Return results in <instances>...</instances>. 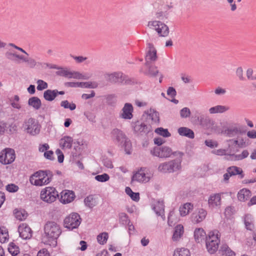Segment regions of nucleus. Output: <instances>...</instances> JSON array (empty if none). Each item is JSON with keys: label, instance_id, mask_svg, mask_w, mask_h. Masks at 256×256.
Masks as SVG:
<instances>
[{"label": "nucleus", "instance_id": "obj_5", "mask_svg": "<svg viewBox=\"0 0 256 256\" xmlns=\"http://www.w3.org/2000/svg\"><path fill=\"white\" fill-rule=\"evenodd\" d=\"M112 138L118 144L125 148V150H129L131 147L130 140L126 136L124 133L118 128L114 129L111 132ZM127 154H130L126 152Z\"/></svg>", "mask_w": 256, "mask_h": 256}, {"label": "nucleus", "instance_id": "obj_14", "mask_svg": "<svg viewBox=\"0 0 256 256\" xmlns=\"http://www.w3.org/2000/svg\"><path fill=\"white\" fill-rule=\"evenodd\" d=\"M134 107L130 103L124 104L120 113V118L130 120L133 118Z\"/></svg>", "mask_w": 256, "mask_h": 256}, {"label": "nucleus", "instance_id": "obj_61", "mask_svg": "<svg viewBox=\"0 0 256 256\" xmlns=\"http://www.w3.org/2000/svg\"><path fill=\"white\" fill-rule=\"evenodd\" d=\"M86 118L91 122H95V116L90 112H86L84 114Z\"/></svg>", "mask_w": 256, "mask_h": 256}, {"label": "nucleus", "instance_id": "obj_42", "mask_svg": "<svg viewBox=\"0 0 256 256\" xmlns=\"http://www.w3.org/2000/svg\"><path fill=\"white\" fill-rule=\"evenodd\" d=\"M8 250L12 256H16L20 252L19 248L14 242H10L8 246Z\"/></svg>", "mask_w": 256, "mask_h": 256}, {"label": "nucleus", "instance_id": "obj_29", "mask_svg": "<svg viewBox=\"0 0 256 256\" xmlns=\"http://www.w3.org/2000/svg\"><path fill=\"white\" fill-rule=\"evenodd\" d=\"M149 50L146 56V60L148 62H153L156 60V51L154 46L149 44Z\"/></svg>", "mask_w": 256, "mask_h": 256}, {"label": "nucleus", "instance_id": "obj_36", "mask_svg": "<svg viewBox=\"0 0 256 256\" xmlns=\"http://www.w3.org/2000/svg\"><path fill=\"white\" fill-rule=\"evenodd\" d=\"M174 256H190V250L186 248H176L174 252Z\"/></svg>", "mask_w": 256, "mask_h": 256}, {"label": "nucleus", "instance_id": "obj_24", "mask_svg": "<svg viewBox=\"0 0 256 256\" xmlns=\"http://www.w3.org/2000/svg\"><path fill=\"white\" fill-rule=\"evenodd\" d=\"M251 194V192L249 190L242 188L237 194L238 199L240 202H246L249 199Z\"/></svg>", "mask_w": 256, "mask_h": 256}, {"label": "nucleus", "instance_id": "obj_16", "mask_svg": "<svg viewBox=\"0 0 256 256\" xmlns=\"http://www.w3.org/2000/svg\"><path fill=\"white\" fill-rule=\"evenodd\" d=\"M74 192L70 190H64L60 193V202L62 204L72 202L75 198Z\"/></svg>", "mask_w": 256, "mask_h": 256}, {"label": "nucleus", "instance_id": "obj_63", "mask_svg": "<svg viewBox=\"0 0 256 256\" xmlns=\"http://www.w3.org/2000/svg\"><path fill=\"white\" fill-rule=\"evenodd\" d=\"M214 93L216 95H223L226 93V90L220 87H218L214 90Z\"/></svg>", "mask_w": 256, "mask_h": 256}, {"label": "nucleus", "instance_id": "obj_38", "mask_svg": "<svg viewBox=\"0 0 256 256\" xmlns=\"http://www.w3.org/2000/svg\"><path fill=\"white\" fill-rule=\"evenodd\" d=\"M170 164V168L172 169V172L179 170L181 168V161L180 160H174L169 161Z\"/></svg>", "mask_w": 256, "mask_h": 256}, {"label": "nucleus", "instance_id": "obj_55", "mask_svg": "<svg viewBox=\"0 0 256 256\" xmlns=\"http://www.w3.org/2000/svg\"><path fill=\"white\" fill-rule=\"evenodd\" d=\"M6 190L10 192H16L18 190V186L14 184H9L6 186Z\"/></svg>", "mask_w": 256, "mask_h": 256}, {"label": "nucleus", "instance_id": "obj_59", "mask_svg": "<svg viewBox=\"0 0 256 256\" xmlns=\"http://www.w3.org/2000/svg\"><path fill=\"white\" fill-rule=\"evenodd\" d=\"M56 153L58 156V162L60 163L62 162L64 159V156L62 151L58 149L56 150Z\"/></svg>", "mask_w": 256, "mask_h": 256}, {"label": "nucleus", "instance_id": "obj_40", "mask_svg": "<svg viewBox=\"0 0 256 256\" xmlns=\"http://www.w3.org/2000/svg\"><path fill=\"white\" fill-rule=\"evenodd\" d=\"M84 202L85 204L90 208H93L96 204V198L92 195L88 196L85 198Z\"/></svg>", "mask_w": 256, "mask_h": 256}, {"label": "nucleus", "instance_id": "obj_18", "mask_svg": "<svg viewBox=\"0 0 256 256\" xmlns=\"http://www.w3.org/2000/svg\"><path fill=\"white\" fill-rule=\"evenodd\" d=\"M18 232L20 237L24 240L30 239L32 236V231L26 224H22L18 226Z\"/></svg>", "mask_w": 256, "mask_h": 256}, {"label": "nucleus", "instance_id": "obj_49", "mask_svg": "<svg viewBox=\"0 0 256 256\" xmlns=\"http://www.w3.org/2000/svg\"><path fill=\"white\" fill-rule=\"evenodd\" d=\"M108 80L111 82H116L118 81L120 74L118 73L107 74L106 76Z\"/></svg>", "mask_w": 256, "mask_h": 256}, {"label": "nucleus", "instance_id": "obj_50", "mask_svg": "<svg viewBox=\"0 0 256 256\" xmlns=\"http://www.w3.org/2000/svg\"><path fill=\"white\" fill-rule=\"evenodd\" d=\"M227 172H230V174L232 176L240 174L242 172V170L240 168L233 166L228 168Z\"/></svg>", "mask_w": 256, "mask_h": 256}, {"label": "nucleus", "instance_id": "obj_7", "mask_svg": "<svg viewBox=\"0 0 256 256\" xmlns=\"http://www.w3.org/2000/svg\"><path fill=\"white\" fill-rule=\"evenodd\" d=\"M24 130L32 136L38 134L40 131V125L34 118H30L26 120L23 124Z\"/></svg>", "mask_w": 256, "mask_h": 256}, {"label": "nucleus", "instance_id": "obj_11", "mask_svg": "<svg viewBox=\"0 0 256 256\" xmlns=\"http://www.w3.org/2000/svg\"><path fill=\"white\" fill-rule=\"evenodd\" d=\"M16 158L14 150L10 148L3 150L0 153V162L3 164L12 163Z\"/></svg>", "mask_w": 256, "mask_h": 256}, {"label": "nucleus", "instance_id": "obj_27", "mask_svg": "<svg viewBox=\"0 0 256 256\" xmlns=\"http://www.w3.org/2000/svg\"><path fill=\"white\" fill-rule=\"evenodd\" d=\"M64 76L68 78H74L76 79H84L87 80L89 78V76L83 75L82 74L77 72H69L64 71Z\"/></svg>", "mask_w": 256, "mask_h": 256}, {"label": "nucleus", "instance_id": "obj_19", "mask_svg": "<svg viewBox=\"0 0 256 256\" xmlns=\"http://www.w3.org/2000/svg\"><path fill=\"white\" fill-rule=\"evenodd\" d=\"M132 124L134 130L138 134H140L142 132L148 133L152 131V128H148L146 124L140 123L138 121L132 122Z\"/></svg>", "mask_w": 256, "mask_h": 256}, {"label": "nucleus", "instance_id": "obj_4", "mask_svg": "<svg viewBox=\"0 0 256 256\" xmlns=\"http://www.w3.org/2000/svg\"><path fill=\"white\" fill-rule=\"evenodd\" d=\"M58 192L53 186H46L40 192V199L45 203L51 204L56 201L58 198Z\"/></svg>", "mask_w": 256, "mask_h": 256}, {"label": "nucleus", "instance_id": "obj_22", "mask_svg": "<svg viewBox=\"0 0 256 256\" xmlns=\"http://www.w3.org/2000/svg\"><path fill=\"white\" fill-rule=\"evenodd\" d=\"M184 233V226L182 224H178L175 228L172 236L174 242H178L181 238Z\"/></svg>", "mask_w": 256, "mask_h": 256}, {"label": "nucleus", "instance_id": "obj_20", "mask_svg": "<svg viewBox=\"0 0 256 256\" xmlns=\"http://www.w3.org/2000/svg\"><path fill=\"white\" fill-rule=\"evenodd\" d=\"M194 240L197 243H202L206 239L207 234L202 228H196L194 232Z\"/></svg>", "mask_w": 256, "mask_h": 256}, {"label": "nucleus", "instance_id": "obj_51", "mask_svg": "<svg viewBox=\"0 0 256 256\" xmlns=\"http://www.w3.org/2000/svg\"><path fill=\"white\" fill-rule=\"evenodd\" d=\"M94 178L96 180L102 182H107L110 180V176L106 174L97 175Z\"/></svg>", "mask_w": 256, "mask_h": 256}, {"label": "nucleus", "instance_id": "obj_54", "mask_svg": "<svg viewBox=\"0 0 256 256\" xmlns=\"http://www.w3.org/2000/svg\"><path fill=\"white\" fill-rule=\"evenodd\" d=\"M190 110L188 108H184L180 111V116L182 118H186L190 116Z\"/></svg>", "mask_w": 256, "mask_h": 256}, {"label": "nucleus", "instance_id": "obj_30", "mask_svg": "<svg viewBox=\"0 0 256 256\" xmlns=\"http://www.w3.org/2000/svg\"><path fill=\"white\" fill-rule=\"evenodd\" d=\"M10 102L12 108L20 110L22 108V105L20 102V98L18 96L14 95L10 98Z\"/></svg>", "mask_w": 256, "mask_h": 256}, {"label": "nucleus", "instance_id": "obj_35", "mask_svg": "<svg viewBox=\"0 0 256 256\" xmlns=\"http://www.w3.org/2000/svg\"><path fill=\"white\" fill-rule=\"evenodd\" d=\"M228 109L229 108L228 106H224L218 105L215 106L210 108L209 109V112L211 114L222 113L228 110Z\"/></svg>", "mask_w": 256, "mask_h": 256}, {"label": "nucleus", "instance_id": "obj_17", "mask_svg": "<svg viewBox=\"0 0 256 256\" xmlns=\"http://www.w3.org/2000/svg\"><path fill=\"white\" fill-rule=\"evenodd\" d=\"M207 215V212L203 208H199L191 216L192 221L194 224H198L203 221Z\"/></svg>", "mask_w": 256, "mask_h": 256}, {"label": "nucleus", "instance_id": "obj_32", "mask_svg": "<svg viewBox=\"0 0 256 256\" xmlns=\"http://www.w3.org/2000/svg\"><path fill=\"white\" fill-rule=\"evenodd\" d=\"M28 104L32 106L35 110H38L42 106L41 101L39 98L36 96L32 97L29 98L28 100Z\"/></svg>", "mask_w": 256, "mask_h": 256}, {"label": "nucleus", "instance_id": "obj_47", "mask_svg": "<svg viewBox=\"0 0 256 256\" xmlns=\"http://www.w3.org/2000/svg\"><path fill=\"white\" fill-rule=\"evenodd\" d=\"M118 218L120 222L123 224L129 225L130 220L128 219V215L124 212H120L118 214Z\"/></svg>", "mask_w": 256, "mask_h": 256}, {"label": "nucleus", "instance_id": "obj_64", "mask_svg": "<svg viewBox=\"0 0 256 256\" xmlns=\"http://www.w3.org/2000/svg\"><path fill=\"white\" fill-rule=\"evenodd\" d=\"M167 94L172 98H174L176 95V91L173 87H169L167 90Z\"/></svg>", "mask_w": 256, "mask_h": 256}, {"label": "nucleus", "instance_id": "obj_3", "mask_svg": "<svg viewBox=\"0 0 256 256\" xmlns=\"http://www.w3.org/2000/svg\"><path fill=\"white\" fill-rule=\"evenodd\" d=\"M52 179L46 170H38L34 172L30 177V183L36 186H42L50 183Z\"/></svg>", "mask_w": 256, "mask_h": 256}, {"label": "nucleus", "instance_id": "obj_12", "mask_svg": "<svg viewBox=\"0 0 256 256\" xmlns=\"http://www.w3.org/2000/svg\"><path fill=\"white\" fill-rule=\"evenodd\" d=\"M150 153L154 156L160 158H169L173 154L172 149L166 146L155 147L151 150Z\"/></svg>", "mask_w": 256, "mask_h": 256}, {"label": "nucleus", "instance_id": "obj_39", "mask_svg": "<svg viewBox=\"0 0 256 256\" xmlns=\"http://www.w3.org/2000/svg\"><path fill=\"white\" fill-rule=\"evenodd\" d=\"M249 155V152L247 150H244L241 154H231L230 160H240L246 158Z\"/></svg>", "mask_w": 256, "mask_h": 256}, {"label": "nucleus", "instance_id": "obj_31", "mask_svg": "<svg viewBox=\"0 0 256 256\" xmlns=\"http://www.w3.org/2000/svg\"><path fill=\"white\" fill-rule=\"evenodd\" d=\"M222 256H234L235 253L226 244H222L219 250Z\"/></svg>", "mask_w": 256, "mask_h": 256}, {"label": "nucleus", "instance_id": "obj_13", "mask_svg": "<svg viewBox=\"0 0 256 256\" xmlns=\"http://www.w3.org/2000/svg\"><path fill=\"white\" fill-rule=\"evenodd\" d=\"M208 206L212 209H220L222 205V196L220 194H212L208 199Z\"/></svg>", "mask_w": 256, "mask_h": 256}, {"label": "nucleus", "instance_id": "obj_25", "mask_svg": "<svg viewBox=\"0 0 256 256\" xmlns=\"http://www.w3.org/2000/svg\"><path fill=\"white\" fill-rule=\"evenodd\" d=\"M194 206L190 202H186L180 206L179 208L180 214L181 216H184L188 215L190 211L192 210Z\"/></svg>", "mask_w": 256, "mask_h": 256}, {"label": "nucleus", "instance_id": "obj_28", "mask_svg": "<svg viewBox=\"0 0 256 256\" xmlns=\"http://www.w3.org/2000/svg\"><path fill=\"white\" fill-rule=\"evenodd\" d=\"M57 90H48L44 92V98L49 102L54 100L57 96Z\"/></svg>", "mask_w": 256, "mask_h": 256}, {"label": "nucleus", "instance_id": "obj_43", "mask_svg": "<svg viewBox=\"0 0 256 256\" xmlns=\"http://www.w3.org/2000/svg\"><path fill=\"white\" fill-rule=\"evenodd\" d=\"M14 214L15 217L20 220H23L27 217V213L24 210H15Z\"/></svg>", "mask_w": 256, "mask_h": 256}, {"label": "nucleus", "instance_id": "obj_60", "mask_svg": "<svg viewBox=\"0 0 256 256\" xmlns=\"http://www.w3.org/2000/svg\"><path fill=\"white\" fill-rule=\"evenodd\" d=\"M37 256H50V254L47 249L42 248L38 252Z\"/></svg>", "mask_w": 256, "mask_h": 256}, {"label": "nucleus", "instance_id": "obj_15", "mask_svg": "<svg viewBox=\"0 0 256 256\" xmlns=\"http://www.w3.org/2000/svg\"><path fill=\"white\" fill-rule=\"evenodd\" d=\"M66 85L68 87L72 88H96L98 86V84L96 82H68Z\"/></svg>", "mask_w": 256, "mask_h": 256}, {"label": "nucleus", "instance_id": "obj_23", "mask_svg": "<svg viewBox=\"0 0 256 256\" xmlns=\"http://www.w3.org/2000/svg\"><path fill=\"white\" fill-rule=\"evenodd\" d=\"M72 138L70 136H64L60 140V145L62 149H70L72 146Z\"/></svg>", "mask_w": 256, "mask_h": 256}, {"label": "nucleus", "instance_id": "obj_2", "mask_svg": "<svg viewBox=\"0 0 256 256\" xmlns=\"http://www.w3.org/2000/svg\"><path fill=\"white\" fill-rule=\"evenodd\" d=\"M220 242V234L217 230H213L208 232L206 240V247L210 254H215L219 247Z\"/></svg>", "mask_w": 256, "mask_h": 256}, {"label": "nucleus", "instance_id": "obj_1", "mask_svg": "<svg viewBox=\"0 0 256 256\" xmlns=\"http://www.w3.org/2000/svg\"><path fill=\"white\" fill-rule=\"evenodd\" d=\"M62 233L60 225L54 221H48L44 226L42 241L44 244L52 247L57 246V240Z\"/></svg>", "mask_w": 256, "mask_h": 256}, {"label": "nucleus", "instance_id": "obj_53", "mask_svg": "<svg viewBox=\"0 0 256 256\" xmlns=\"http://www.w3.org/2000/svg\"><path fill=\"white\" fill-rule=\"evenodd\" d=\"M37 90H42L46 89L48 87V84L42 80H38L37 81Z\"/></svg>", "mask_w": 256, "mask_h": 256}, {"label": "nucleus", "instance_id": "obj_56", "mask_svg": "<svg viewBox=\"0 0 256 256\" xmlns=\"http://www.w3.org/2000/svg\"><path fill=\"white\" fill-rule=\"evenodd\" d=\"M253 70L251 68H248L246 72L247 78L250 80H256V76H253Z\"/></svg>", "mask_w": 256, "mask_h": 256}, {"label": "nucleus", "instance_id": "obj_10", "mask_svg": "<svg viewBox=\"0 0 256 256\" xmlns=\"http://www.w3.org/2000/svg\"><path fill=\"white\" fill-rule=\"evenodd\" d=\"M6 56L8 58L14 60L16 63L26 62L32 66H34L36 64L34 60L25 56L19 55L10 52H7Z\"/></svg>", "mask_w": 256, "mask_h": 256}, {"label": "nucleus", "instance_id": "obj_44", "mask_svg": "<svg viewBox=\"0 0 256 256\" xmlns=\"http://www.w3.org/2000/svg\"><path fill=\"white\" fill-rule=\"evenodd\" d=\"M154 132L158 134L164 138H168L171 136L168 129H165L162 128H157L155 130Z\"/></svg>", "mask_w": 256, "mask_h": 256}, {"label": "nucleus", "instance_id": "obj_45", "mask_svg": "<svg viewBox=\"0 0 256 256\" xmlns=\"http://www.w3.org/2000/svg\"><path fill=\"white\" fill-rule=\"evenodd\" d=\"M240 132V128L237 126L228 128L225 130V133L229 136H232Z\"/></svg>", "mask_w": 256, "mask_h": 256}, {"label": "nucleus", "instance_id": "obj_41", "mask_svg": "<svg viewBox=\"0 0 256 256\" xmlns=\"http://www.w3.org/2000/svg\"><path fill=\"white\" fill-rule=\"evenodd\" d=\"M244 224L247 230H252L254 228L252 218L251 215L247 214L244 218Z\"/></svg>", "mask_w": 256, "mask_h": 256}, {"label": "nucleus", "instance_id": "obj_34", "mask_svg": "<svg viewBox=\"0 0 256 256\" xmlns=\"http://www.w3.org/2000/svg\"><path fill=\"white\" fill-rule=\"evenodd\" d=\"M9 234L8 229L4 226L0 227V242L4 243L8 241Z\"/></svg>", "mask_w": 256, "mask_h": 256}, {"label": "nucleus", "instance_id": "obj_57", "mask_svg": "<svg viewBox=\"0 0 256 256\" xmlns=\"http://www.w3.org/2000/svg\"><path fill=\"white\" fill-rule=\"evenodd\" d=\"M234 212V208L231 206H227L224 210V214L227 217H230Z\"/></svg>", "mask_w": 256, "mask_h": 256}, {"label": "nucleus", "instance_id": "obj_62", "mask_svg": "<svg viewBox=\"0 0 256 256\" xmlns=\"http://www.w3.org/2000/svg\"><path fill=\"white\" fill-rule=\"evenodd\" d=\"M104 165L107 168H112L113 164L110 160L108 158L104 159L103 160Z\"/></svg>", "mask_w": 256, "mask_h": 256}, {"label": "nucleus", "instance_id": "obj_33", "mask_svg": "<svg viewBox=\"0 0 256 256\" xmlns=\"http://www.w3.org/2000/svg\"><path fill=\"white\" fill-rule=\"evenodd\" d=\"M72 248L76 250L84 251L88 248V244L86 242L80 240L79 242H74L72 244Z\"/></svg>", "mask_w": 256, "mask_h": 256}, {"label": "nucleus", "instance_id": "obj_9", "mask_svg": "<svg viewBox=\"0 0 256 256\" xmlns=\"http://www.w3.org/2000/svg\"><path fill=\"white\" fill-rule=\"evenodd\" d=\"M80 218L76 213H72L64 220V226L69 230L77 228L80 224Z\"/></svg>", "mask_w": 256, "mask_h": 256}, {"label": "nucleus", "instance_id": "obj_8", "mask_svg": "<svg viewBox=\"0 0 256 256\" xmlns=\"http://www.w3.org/2000/svg\"><path fill=\"white\" fill-rule=\"evenodd\" d=\"M151 177L152 174L147 168H141L133 175L132 182L146 183L150 181Z\"/></svg>", "mask_w": 256, "mask_h": 256}, {"label": "nucleus", "instance_id": "obj_26", "mask_svg": "<svg viewBox=\"0 0 256 256\" xmlns=\"http://www.w3.org/2000/svg\"><path fill=\"white\" fill-rule=\"evenodd\" d=\"M178 132L181 136H186L190 138H194V132L186 127L180 128L178 130Z\"/></svg>", "mask_w": 256, "mask_h": 256}, {"label": "nucleus", "instance_id": "obj_37", "mask_svg": "<svg viewBox=\"0 0 256 256\" xmlns=\"http://www.w3.org/2000/svg\"><path fill=\"white\" fill-rule=\"evenodd\" d=\"M158 172L162 173H170L172 172L170 166L169 162L160 164L158 166Z\"/></svg>", "mask_w": 256, "mask_h": 256}, {"label": "nucleus", "instance_id": "obj_48", "mask_svg": "<svg viewBox=\"0 0 256 256\" xmlns=\"http://www.w3.org/2000/svg\"><path fill=\"white\" fill-rule=\"evenodd\" d=\"M149 117L154 123H158L160 120L158 113L154 110H150Z\"/></svg>", "mask_w": 256, "mask_h": 256}, {"label": "nucleus", "instance_id": "obj_46", "mask_svg": "<svg viewBox=\"0 0 256 256\" xmlns=\"http://www.w3.org/2000/svg\"><path fill=\"white\" fill-rule=\"evenodd\" d=\"M108 237L107 232H102L97 236V240L100 244H104L106 242Z\"/></svg>", "mask_w": 256, "mask_h": 256}, {"label": "nucleus", "instance_id": "obj_52", "mask_svg": "<svg viewBox=\"0 0 256 256\" xmlns=\"http://www.w3.org/2000/svg\"><path fill=\"white\" fill-rule=\"evenodd\" d=\"M158 71L156 67L150 66L146 74L149 76L154 77L158 74Z\"/></svg>", "mask_w": 256, "mask_h": 256}, {"label": "nucleus", "instance_id": "obj_6", "mask_svg": "<svg viewBox=\"0 0 256 256\" xmlns=\"http://www.w3.org/2000/svg\"><path fill=\"white\" fill-rule=\"evenodd\" d=\"M148 27L156 31L160 36H166L169 33L168 26L160 20H154L148 22Z\"/></svg>", "mask_w": 256, "mask_h": 256}, {"label": "nucleus", "instance_id": "obj_21", "mask_svg": "<svg viewBox=\"0 0 256 256\" xmlns=\"http://www.w3.org/2000/svg\"><path fill=\"white\" fill-rule=\"evenodd\" d=\"M152 208L158 216L162 217L164 216V208L163 201H154L152 205Z\"/></svg>", "mask_w": 256, "mask_h": 256}, {"label": "nucleus", "instance_id": "obj_58", "mask_svg": "<svg viewBox=\"0 0 256 256\" xmlns=\"http://www.w3.org/2000/svg\"><path fill=\"white\" fill-rule=\"evenodd\" d=\"M44 156L46 159L53 160L54 159V152L52 150H47L44 153Z\"/></svg>", "mask_w": 256, "mask_h": 256}]
</instances>
